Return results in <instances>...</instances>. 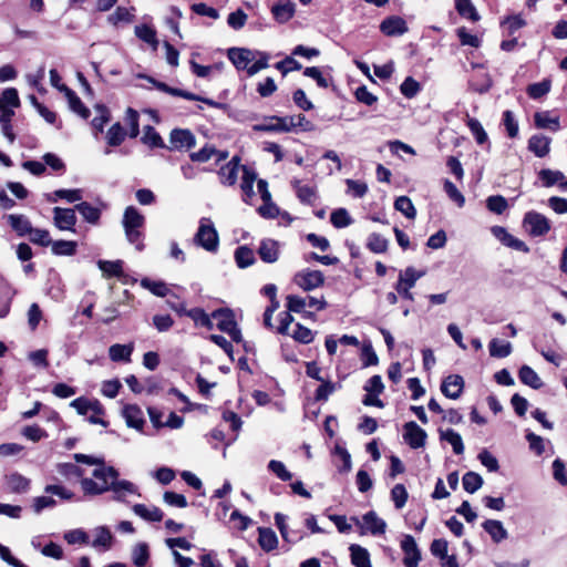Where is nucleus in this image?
<instances>
[{
    "label": "nucleus",
    "instance_id": "obj_35",
    "mask_svg": "<svg viewBox=\"0 0 567 567\" xmlns=\"http://www.w3.org/2000/svg\"><path fill=\"white\" fill-rule=\"evenodd\" d=\"M455 9L461 17L468 19L472 22L480 20V14L471 0H455Z\"/></svg>",
    "mask_w": 567,
    "mask_h": 567
},
{
    "label": "nucleus",
    "instance_id": "obj_27",
    "mask_svg": "<svg viewBox=\"0 0 567 567\" xmlns=\"http://www.w3.org/2000/svg\"><path fill=\"white\" fill-rule=\"evenodd\" d=\"M133 350H134V346L132 343H130V344L115 343L110 347L109 355H110V359L114 362H120V361L130 362Z\"/></svg>",
    "mask_w": 567,
    "mask_h": 567
},
{
    "label": "nucleus",
    "instance_id": "obj_15",
    "mask_svg": "<svg viewBox=\"0 0 567 567\" xmlns=\"http://www.w3.org/2000/svg\"><path fill=\"white\" fill-rule=\"evenodd\" d=\"M138 76L147 80L150 83H152L154 85V87H156L161 92H164V93H167V94H171L174 96H179V97H183L186 100H199V95H197V94H194V93L185 91V90L172 87L164 82L155 80L152 76L144 75V74H141Z\"/></svg>",
    "mask_w": 567,
    "mask_h": 567
},
{
    "label": "nucleus",
    "instance_id": "obj_60",
    "mask_svg": "<svg viewBox=\"0 0 567 567\" xmlns=\"http://www.w3.org/2000/svg\"><path fill=\"white\" fill-rule=\"evenodd\" d=\"M185 315L192 318L197 324L213 329V322L210 317L200 308H194L185 312Z\"/></svg>",
    "mask_w": 567,
    "mask_h": 567
},
{
    "label": "nucleus",
    "instance_id": "obj_33",
    "mask_svg": "<svg viewBox=\"0 0 567 567\" xmlns=\"http://www.w3.org/2000/svg\"><path fill=\"white\" fill-rule=\"evenodd\" d=\"M97 267L102 271L103 277L111 278L117 277L120 278L123 275V261L122 260H99Z\"/></svg>",
    "mask_w": 567,
    "mask_h": 567
},
{
    "label": "nucleus",
    "instance_id": "obj_11",
    "mask_svg": "<svg viewBox=\"0 0 567 567\" xmlns=\"http://www.w3.org/2000/svg\"><path fill=\"white\" fill-rule=\"evenodd\" d=\"M227 56L237 70L248 71L250 62L256 58V53L245 48H230L227 52Z\"/></svg>",
    "mask_w": 567,
    "mask_h": 567
},
{
    "label": "nucleus",
    "instance_id": "obj_24",
    "mask_svg": "<svg viewBox=\"0 0 567 567\" xmlns=\"http://www.w3.org/2000/svg\"><path fill=\"white\" fill-rule=\"evenodd\" d=\"M7 219L11 228L21 237L29 235L32 230V225L24 215L10 214Z\"/></svg>",
    "mask_w": 567,
    "mask_h": 567
},
{
    "label": "nucleus",
    "instance_id": "obj_23",
    "mask_svg": "<svg viewBox=\"0 0 567 567\" xmlns=\"http://www.w3.org/2000/svg\"><path fill=\"white\" fill-rule=\"evenodd\" d=\"M362 520L372 535H382L385 533L386 523L378 517L375 512L370 511L365 513L362 516Z\"/></svg>",
    "mask_w": 567,
    "mask_h": 567
},
{
    "label": "nucleus",
    "instance_id": "obj_16",
    "mask_svg": "<svg viewBox=\"0 0 567 567\" xmlns=\"http://www.w3.org/2000/svg\"><path fill=\"white\" fill-rule=\"evenodd\" d=\"M61 92L64 93L69 107L82 118L86 120L90 116V110L83 104L76 93L68 86H63Z\"/></svg>",
    "mask_w": 567,
    "mask_h": 567
},
{
    "label": "nucleus",
    "instance_id": "obj_29",
    "mask_svg": "<svg viewBox=\"0 0 567 567\" xmlns=\"http://www.w3.org/2000/svg\"><path fill=\"white\" fill-rule=\"evenodd\" d=\"M258 543L265 551H270L277 547L278 538L276 533L271 528L259 527Z\"/></svg>",
    "mask_w": 567,
    "mask_h": 567
},
{
    "label": "nucleus",
    "instance_id": "obj_2",
    "mask_svg": "<svg viewBox=\"0 0 567 567\" xmlns=\"http://www.w3.org/2000/svg\"><path fill=\"white\" fill-rule=\"evenodd\" d=\"M145 224V217L135 208L134 206H128L124 210L122 225L125 231V237L128 243L136 246L137 250L144 249V244L142 243L143 234L141 228H143Z\"/></svg>",
    "mask_w": 567,
    "mask_h": 567
},
{
    "label": "nucleus",
    "instance_id": "obj_5",
    "mask_svg": "<svg viewBox=\"0 0 567 567\" xmlns=\"http://www.w3.org/2000/svg\"><path fill=\"white\" fill-rule=\"evenodd\" d=\"M524 226L527 231L534 237L546 235L550 229L549 220L537 212H528L524 216Z\"/></svg>",
    "mask_w": 567,
    "mask_h": 567
},
{
    "label": "nucleus",
    "instance_id": "obj_1",
    "mask_svg": "<svg viewBox=\"0 0 567 567\" xmlns=\"http://www.w3.org/2000/svg\"><path fill=\"white\" fill-rule=\"evenodd\" d=\"M92 478H82L81 487L87 495H100L111 488V481L118 477V472L112 466H104L103 464L95 468L92 473Z\"/></svg>",
    "mask_w": 567,
    "mask_h": 567
},
{
    "label": "nucleus",
    "instance_id": "obj_36",
    "mask_svg": "<svg viewBox=\"0 0 567 567\" xmlns=\"http://www.w3.org/2000/svg\"><path fill=\"white\" fill-rule=\"evenodd\" d=\"M489 355L494 358H506L512 353V344L508 341L492 339L488 344Z\"/></svg>",
    "mask_w": 567,
    "mask_h": 567
},
{
    "label": "nucleus",
    "instance_id": "obj_38",
    "mask_svg": "<svg viewBox=\"0 0 567 567\" xmlns=\"http://www.w3.org/2000/svg\"><path fill=\"white\" fill-rule=\"evenodd\" d=\"M235 260L239 268H247L255 262V255L252 249L240 246L235 250Z\"/></svg>",
    "mask_w": 567,
    "mask_h": 567
},
{
    "label": "nucleus",
    "instance_id": "obj_62",
    "mask_svg": "<svg viewBox=\"0 0 567 567\" xmlns=\"http://www.w3.org/2000/svg\"><path fill=\"white\" fill-rule=\"evenodd\" d=\"M503 124L506 128L507 135L511 138H515L518 135V123L515 120L514 113L506 110L503 113Z\"/></svg>",
    "mask_w": 567,
    "mask_h": 567
},
{
    "label": "nucleus",
    "instance_id": "obj_45",
    "mask_svg": "<svg viewBox=\"0 0 567 567\" xmlns=\"http://www.w3.org/2000/svg\"><path fill=\"white\" fill-rule=\"evenodd\" d=\"M394 208L409 219H414L416 216L414 205L408 196L398 197L394 202Z\"/></svg>",
    "mask_w": 567,
    "mask_h": 567
},
{
    "label": "nucleus",
    "instance_id": "obj_41",
    "mask_svg": "<svg viewBox=\"0 0 567 567\" xmlns=\"http://www.w3.org/2000/svg\"><path fill=\"white\" fill-rule=\"evenodd\" d=\"M52 252L56 256H73L76 251V243L70 240H55L51 244Z\"/></svg>",
    "mask_w": 567,
    "mask_h": 567
},
{
    "label": "nucleus",
    "instance_id": "obj_31",
    "mask_svg": "<svg viewBox=\"0 0 567 567\" xmlns=\"http://www.w3.org/2000/svg\"><path fill=\"white\" fill-rule=\"evenodd\" d=\"M351 553V563L355 567H372L369 551L360 545L353 544L349 548Z\"/></svg>",
    "mask_w": 567,
    "mask_h": 567
},
{
    "label": "nucleus",
    "instance_id": "obj_40",
    "mask_svg": "<svg viewBox=\"0 0 567 567\" xmlns=\"http://www.w3.org/2000/svg\"><path fill=\"white\" fill-rule=\"evenodd\" d=\"M134 32L140 40L151 44L154 49L157 48L158 41L156 31L153 28L147 24H141L135 27Z\"/></svg>",
    "mask_w": 567,
    "mask_h": 567
},
{
    "label": "nucleus",
    "instance_id": "obj_18",
    "mask_svg": "<svg viewBox=\"0 0 567 567\" xmlns=\"http://www.w3.org/2000/svg\"><path fill=\"white\" fill-rule=\"evenodd\" d=\"M551 140L545 135L536 134L528 141V150L537 157H544L549 153Z\"/></svg>",
    "mask_w": 567,
    "mask_h": 567
},
{
    "label": "nucleus",
    "instance_id": "obj_61",
    "mask_svg": "<svg viewBox=\"0 0 567 567\" xmlns=\"http://www.w3.org/2000/svg\"><path fill=\"white\" fill-rule=\"evenodd\" d=\"M95 533H96V537L92 542V546L95 548L103 547L105 549H109L111 546V542H112L111 532L106 527H99L95 529Z\"/></svg>",
    "mask_w": 567,
    "mask_h": 567
},
{
    "label": "nucleus",
    "instance_id": "obj_30",
    "mask_svg": "<svg viewBox=\"0 0 567 567\" xmlns=\"http://www.w3.org/2000/svg\"><path fill=\"white\" fill-rule=\"evenodd\" d=\"M292 186L296 189L297 197L301 203L311 205L316 202L317 194L315 187L310 185H303L298 179L292 182Z\"/></svg>",
    "mask_w": 567,
    "mask_h": 567
},
{
    "label": "nucleus",
    "instance_id": "obj_21",
    "mask_svg": "<svg viewBox=\"0 0 567 567\" xmlns=\"http://www.w3.org/2000/svg\"><path fill=\"white\" fill-rule=\"evenodd\" d=\"M534 122L538 128H547L553 132H557L560 128L559 117L550 116V112L548 111L536 112L534 115Z\"/></svg>",
    "mask_w": 567,
    "mask_h": 567
},
{
    "label": "nucleus",
    "instance_id": "obj_56",
    "mask_svg": "<svg viewBox=\"0 0 567 567\" xmlns=\"http://www.w3.org/2000/svg\"><path fill=\"white\" fill-rule=\"evenodd\" d=\"M467 126L471 131V133L473 134V136L475 137L477 144H484L487 142L488 140V136H487V133L485 132L483 125L481 124V122L474 117H470L467 120Z\"/></svg>",
    "mask_w": 567,
    "mask_h": 567
},
{
    "label": "nucleus",
    "instance_id": "obj_43",
    "mask_svg": "<svg viewBox=\"0 0 567 567\" xmlns=\"http://www.w3.org/2000/svg\"><path fill=\"white\" fill-rule=\"evenodd\" d=\"M218 174L224 185L233 186L237 182L238 169L235 163H227L220 167Z\"/></svg>",
    "mask_w": 567,
    "mask_h": 567
},
{
    "label": "nucleus",
    "instance_id": "obj_49",
    "mask_svg": "<svg viewBox=\"0 0 567 567\" xmlns=\"http://www.w3.org/2000/svg\"><path fill=\"white\" fill-rule=\"evenodd\" d=\"M141 286L157 297H165L169 292L167 285L163 281H154L148 278H143L141 280Z\"/></svg>",
    "mask_w": 567,
    "mask_h": 567
},
{
    "label": "nucleus",
    "instance_id": "obj_50",
    "mask_svg": "<svg viewBox=\"0 0 567 567\" xmlns=\"http://www.w3.org/2000/svg\"><path fill=\"white\" fill-rule=\"evenodd\" d=\"M150 558L148 546L145 543L137 544L132 550V559L136 567H144Z\"/></svg>",
    "mask_w": 567,
    "mask_h": 567
},
{
    "label": "nucleus",
    "instance_id": "obj_22",
    "mask_svg": "<svg viewBox=\"0 0 567 567\" xmlns=\"http://www.w3.org/2000/svg\"><path fill=\"white\" fill-rule=\"evenodd\" d=\"M133 512L141 518L147 522H161L164 517V513L156 506H146L144 504H135Z\"/></svg>",
    "mask_w": 567,
    "mask_h": 567
},
{
    "label": "nucleus",
    "instance_id": "obj_6",
    "mask_svg": "<svg viewBox=\"0 0 567 567\" xmlns=\"http://www.w3.org/2000/svg\"><path fill=\"white\" fill-rule=\"evenodd\" d=\"M255 132H278L286 133L293 130V123L289 116H269L264 123L252 126Z\"/></svg>",
    "mask_w": 567,
    "mask_h": 567
},
{
    "label": "nucleus",
    "instance_id": "obj_28",
    "mask_svg": "<svg viewBox=\"0 0 567 567\" xmlns=\"http://www.w3.org/2000/svg\"><path fill=\"white\" fill-rule=\"evenodd\" d=\"M518 378L522 383L535 390L543 386V381L539 375L529 365H523L518 371Z\"/></svg>",
    "mask_w": 567,
    "mask_h": 567
},
{
    "label": "nucleus",
    "instance_id": "obj_17",
    "mask_svg": "<svg viewBox=\"0 0 567 567\" xmlns=\"http://www.w3.org/2000/svg\"><path fill=\"white\" fill-rule=\"evenodd\" d=\"M258 254L262 261L272 264L278 260V243L272 239H264L258 248Z\"/></svg>",
    "mask_w": 567,
    "mask_h": 567
},
{
    "label": "nucleus",
    "instance_id": "obj_19",
    "mask_svg": "<svg viewBox=\"0 0 567 567\" xmlns=\"http://www.w3.org/2000/svg\"><path fill=\"white\" fill-rule=\"evenodd\" d=\"M484 530L491 536L493 542L501 543L508 537V533L501 520L487 519L482 524Z\"/></svg>",
    "mask_w": 567,
    "mask_h": 567
},
{
    "label": "nucleus",
    "instance_id": "obj_53",
    "mask_svg": "<svg viewBox=\"0 0 567 567\" xmlns=\"http://www.w3.org/2000/svg\"><path fill=\"white\" fill-rule=\"evenodd\" d=\"M125 131L120 123L113 124L107 133L106 140L110 146H118L125 138Z\"/></svg>",
    "mask_w": 567,
    "mask_h": 567
},
{
    "label": "nucleus",
    "instance_id": "obj_34",
    "mask_svg": "<svg viewBox=\"0 0 567 567\" xmlns=\"http://www.w3.org/2000/svg\"><path fill=\"white\" fill-rule=\"evenodd\" d=\"M440 437L442 441H446L452 445L455 454L460 455L464 453L462 436L454 430L447 429L446 431H440Z\"/></svg>",
    "mask_w": 567,
    "mask_h": 567
},
{
    "label": "nucleus",
    "instance_id": "obj_47",
    "mask_svg": "<svg viewBox=\"0 0 567 567\" xmlns=\"http://www.w3.org/2000/svg\"><path fill=\"white\" fill-rule=\"evenodd\" d=\"M463 487L467 493H475L478 491L483 485V478L480 474L475 472H467L464 474L463 480Z\"/></svg>",
    "mask_w": 567,
    "mask_h": 567
},
{
    "label": "nucleus",
    "instance_id": "obj_37",
    "mask_svg": "<svg viewBox=\"0 0 567 567\" xmlns=\"http://www.w3.org/2000/svg\"><path fill=\"white\" fill-rule=\"evenodd\" d=\"M241 169H243V177H241L240 188L247 197H252L255 194L254 193V183L257 179V174L255 173V171L250 169L247 166H243Z\"/></svg>",
    "mask_w": 567,
    "mask_h": 567
},
{
    "label": "nucleus",
    "instance_id": "obj_4",
    "mask_svg": "<svg viewBox=\"0 0 567 567\" xmlns=\"http://www.w3.org/2000/svg\"><path fill=\"white\" fill-rule=\"evenodd\" d=\"M293 282L305 291H311L324 284V276L320 270L303 269L293 277Z\"/></svg>",
    "mask_w": 567,
    "mask_h": 567
},
{
    "label": "nucleus",
    "instance_id": "obj_14",
    "mask_svg": "<svg viewBox=\"0 0 567 567\" xmlns=\"http://www.w3.org/2000/svg\"><path fill=\"white\" fill-rule=\"evenodd\" d=\"M128 427L142 431L145 424L144 414L141 408L136 404H126L122 411Z\"/></svg>",
    "mask_w": 567,
    "mask_h": 567
},
{
    "label": "nucleus",
    "instance_id": "obj_12",
    "mask_svg": "<svg viewBox=\"0 0 567 567\" xmlns=\"http://www.w3.org/2000/svg\"><path fill=\"white\" fill-rule=\"evenodd\" d=\"M464 389V379L458 374L447 375L441 384L442 393L452 400H456L461 396Z\"/></svg>",
    "mask_w": 567,
    "mask_h": 567
},
{
    "label": "nucleus",
    "instance_id": "obj_44",
    "mask_svg": "<svg viewBox=\"0 0 567 567\" xmlns=\"http://www.w3.org/2000/svg\"><path fill=\"white\" fill-rule=\"evenodd\" d=\"M58 198L65 199L69 203H75L82 199L81 189H58L48 196L49 202H56Z\"/></svg>",
    "mask_w": 567,
    "mask_h": 567
},
{
    "label": "nucleus",
    "instance_id": "obj_3",
    "mask_svg": "<svg viewBox=\"0 0 567 567\" xmlns=\"http://www.w3.org/2000/svg\"><path fill=\"white\" fill-rule=\"evenodd\" d=\"M194 244L208 252H216L219 247L218 233L209 218L199 220L198 229L194 236Z\"/></svg>",
    "mask_w": 567,
    "mask_h": 567
},
{
    "label": "nucleus",
    "instance_id": "obj_9",
    "mask_svg": "<svg viewBox=\"0 0 567 567\" xmlns=\"http://www.w3.org/2000/svg\"><path fill=\"white\" fill-rule=\"evenodd\" d=\"M401 549L404 553L403 565L405 567H417L421 560V551L413 536L404 535L401 540Z\"/></svg>",
    "mask_w": 567,
    "mask_h": 567
},
{
    "label": "nucleus",
    "instance_id": "obj_42",
    "mask_svg": "<svg viewBox=\"0 0 567 567\" xmlns=\"http://www.w3.org/2000/svg\"><path fill=\"white\" fill-rule=\"evenodd\" d=\"M340 388V383H333L331 381L323 380L316 390L315 400L318 402H326L329 399V396Z\"/></svg>",
    "mask_w": 567,
    "mask_h": 567
},
{
    "label": "nucleus",
    "instance_id": "obj_64",
    "mask_svg": "<svg viewBox=\"0 0 567 567\" xmlns=\"http://www.w3.org/2000/svg\"><path fill=\"white\" fill-rule=\"evenodd\" d=\"M216 154L217 150L213 145L206 144L198 152L190 153L189 157L193 162L206 163Z\"/></svg>",
    "mask_w": 567,
    "mask_h": 567
},
{
    "label": "nucleus",
    "instance_id": "obj_10",
    "mask_svg": "<svg viewBox=\"0 0 567 567\" xmlns=\"http://www.w3.org/2000/svg\"><path fill=\"white\" fill-rule=\"evenodd\" d=\"M53 221L54 225L61 230L74 231V226L76 223L75 209L54 207Z\"/></svg>",
    "mask_w": 567,
    "mask_h": 567
},
{
    "label": "nucleus",
    "instance_id": "obj_13",
    "mask_svg": "<svg viewBox=\"0 0 567 567\" xmlns=\"http://www.w3.org/2000/svg\"><path fill=\"white\" fill-rule=\"evenodd\" d=\"M380 30L388 37H399L406 33L409 28L404 19L392 16L381 22Z\"/></svg>",
    "mask_w": 567,
    "mask_h": 567
},
{
    "label": "nucleus",
    "instance_id": "obj_54",
    "mask_svg": "<svg viewBox=\"0 0 567 567\" xmlns=\"http://www.w3.org/2000/svg\"><path fill=\"white\" fill-rule=\"evenodd\" d=\"M550 91V81L543 80L537 83H533L527 87V94L530 99L538 100L545 96Z\"/></svg>",
    "mask_w": 567,
    "mask_h": 567
},
{
    "label": "nucleus",
    "instance_id": "obj_48",
    "mask_svg": "<svg viewBox=\"0 0 567 567\" xmlns=\"http://www.w3.org/2000/svg\"><path fill=\"white\" fill-rule=\"evenodd\" d=\"M8 485L12 492L24 493L29 488L30 481L19 473H12L8 476Z\"/></svg>",
    "mask_w": 567,
    "mask_h": 567
},
{
    "label": "nucleus",
    "instance_id": "obj_46",
    "mask_svg": "<svg viewBox=\"0 0 567 567\" xmlns=\"http://www.w3.org/2000/svg\"><path fill=\"white\" fill-rule=\"evenodd\" d=\"M142 141L144 144H146L151 147H159V148L166 147L161 135L151 125H146L144 127V135L142 137Z\"/></svg>",
    "mask_w": 567,
    "mask_h": 567
},
{
    "label": "nucleus",
    "instance_id": "obj_25",
    "mask_svg": "<svg viewBox=\"0 0 567 567\" xmlns=\"http://www.w3.org/2000/svg\"><path fill=\"white\" fill-rule=\"evenodd\" d=\"M212 318L217 319V328L223 332H228L234 329L236 326V321L234 319V313L227 309H218L212 313Z\"/></svg>",
    "mask_w": 567,
    "mask_h": 567
},
{
    "label": "nucleus",
    "instance_id": "obj_7",
    "mask_svg": "<svg viewBox=\"0 0 567 567\" xmlns=\"http://www.w3.org/2000/svg\"><path fill=\"white\" fill-rule=\"evenodd\" d=\"M196 145L195 135L187 128H174L169 134L168 150H190Z\"/></svg>",
    "mask_w": 567,
    "mask_h": 567
},
{
    "label": "nucleus",
    "instance_id": "obj_57",
    "mask_svg": "<svg viewBox=\"0 0 567 567\" xmlns=\"http://www.w3.org/2000/svg\"><path fill=\"white\" fill-rule=\"evenodd\" d=\"M20 105L19 94L14 87L6 89L0 95V109L18 107Z\"/></svg>",
    "mask_w": 567,
    "mask_h": 567
},
{
    "label": "nucleus",
    "instance_id": "obj_26",
    "mask_svg": "<svg viewBox=\"0 0 567 567\" xmlns=\"http://www.w3.org/2000/svg\"><path fill=\"white\" fill-rule=\"evenodd\" d=\"M295 11L296 6L291 1H288L286 3L279 2L274 4L271 8V13L279 23H285L289 21L293 17Z\"/></svg>",
    "mask_w": 567,
    "mask_h": 567
},
{
    "label": "nucleus",
    "instance_id": "obj_52",
    "mask_svg": "<svg viewBox=\"0 0 567 567\" xmlns=\"http://www.w3.org/2000/svg\"><path fill=\"white\" fill-rule=\"evenodd\" d=\"M388 239L380 234L373 233L368 237L367 247L374 254H382L388 249Z\"/></svg>",
    "mask_w": 567,
    "mask_h": 567
},
{
    "label": "nucleus",
    "instance_id": "obj_8",
    "mask_svg": "<svg viewBox=\"0 0 567 567\" xmlns=\"http://www.w3.org/2000/svg\"><path fill=\"white\" fill-rule=\"evenodd\" d=\"M403 430V439L411 449L416 450L425 445L427 434L414 421L406 422Z\"/></svg>",
    "mask_w": 567,
    "mask_h": 567
},
{
    "label": "nucleus",
    "instance_id": "obj_63",
    "mask_svg": "<svg viewBox=\"0 0 567 567\" xmlns=\"http://www.w3.org/2000/svg\"><path fill=\"white\" fill-rule=\"evenodd\" d=\"M391 498L398 509L404 507L408 501V491L403 484H396L391 491Z\"/></svg>",
    "mask_w": 567,
    "mask_h": 567
},
{
    "label": "nucleus",
    "instance_id": "obj_39",
    "mask_svg": "<svg viewBox=\"0 0 567 567\" xmlns=\"http://www.w3.org/2000/svg\"><path fill=\"white\" fill-rule=\"evenodd\" d=\"M425 275L423 270H416L413 267H408L399 275V282L408 286V288H413L416 281Z\"/></svg>",
    "mask_w": 567,
    "mask_h": 567
},
{
    "label": "nucleus",
    "instance_id": "obj_20",
    "mask_svg": "<svg viewBox=\"0 0 567 567\" xmlns=\"http://www.w3.org/2000/svg\"><path fill=\"white\" fill-rule=\"evenodd\" d=\"M110 491L114 493V499L116 501H123L127 494H137V487L133 483L126 480L118 481L117 478L111 481Z\"/></svg>",
    "mask_w": 567,
    "mask_h": 567
},
{
    "label": "nucleus",
    "instance_id": "obj_51",
    "mask_svg": "<svg viewBox=\"0 0 567 567\" xmlns=\"http://www.w3.org/2000/svg\"><path fill=\"white\" fill-rule=\"evenodd\" d=\"M330 221L336 228H344L352 224V218L346 208H338L331 213Z\"/></svg>",
    "mask_w": 567,
    "mask_h": 567
},
{
    "label": "nucleus",
    "instance_id": "obj_55",
    "mask_svg": "<svg viewBox=\"0 0 567 567\" xmlns=\"http://www.w3.org/2000/svg\"><path fill=\"white\" fill-rule=\"evenodd\" d=\"M539 178L542 179L545 187H550L557 183L560 184L565 176L560 171H551L545 168L539 172Z\"/></svg>",
    "mask_w": 567,
    "mask_h": 567
},
{
    "label": "nucleus",
    "instance_id": "obj_58",
    "mask_svg": "<svg viewBox=\"0 0 567 567\" xmlns=\"http://www.w3.org/2000/svg\"><path fill=\"white\" fill-rule=\"evenodd\" d=\"M134 19L133 13L125 7H117L116 10L109 16L107 20L111 24L116 25L120 22L130 23Z\"/></svg>",
    "mask_w": 567,
    "mask_h": 567
},
{
    "label": "nucleus",
    "instance_id": "obj_59",
    "mask_svg": "<svg viewBox=\"0 0 567 567\" xmlns=\"http://www.w3.org/2000/svg\"><path fill=\"white\" fill-rule=\"evenodd\" d=\"M486 207L489 212L495 214H503L508 207L507 200L502 195H493L487 197Z\"/></svg>",
    "mask_w": 567,
    "mask_h": 567
},
{
    "label": "nucleus",
    "instance_id": "obj_32",
    "mask_svg": "<svg viewBox=\"0 0 567 567\" xmlns=\"http://www.w3.org/2000/svg\"><path fill=\"white\" fill-rule=\"evenodd\" d=\"M74 209L90 224L96 225L101 218V210L87 202L75 205Z\"/></svg>",
    "mask_w": 567,
    "mask_h": 567
}]
</instances>
